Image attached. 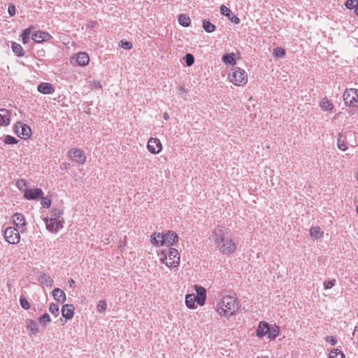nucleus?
Instances as JSON below:
<instances>
[{"instance_id": "obj_1", "label": "nucleus", "mask_w": 358, "mask_h": 358, "mask_svg": "<svg viewBox=\"0 0 358 358\" xmlns=\"http://www.w3.org/2000/svg\"><path fill=\"white\" fill-rule=\"evenodd\" d=\"M212 239L216 250L223 255L229 256L237 250V243L231 230L224 226L218 225L214 228Z\"/></svg>"}, {"instance_id": "obj_2", "label": "nucleus", "mask_w": 358, "mask_h": 358, "mask_svg": "<svg viewBox=\"0 0 358 358\" xmlns=\"http://www.w3.org/2000/svg\"><path fill=\"white\" fill-rule=\"evenodd\" d=\"M215 310L220 317L229 318L238 314L241 303L236 296L224 294L217 299Z\"/></svg>"}, {"instance_id": "obj_3", "label": "nucleus", "mask_w": 358, "mask_h": 358, "mask_svg": "<svg viewBox=\"0 0 358 358\" xmlns=\"http://www.w3.org/2000/svg\"><path fill=\"white\" fill-rule=\"evenodd\" d=\"M178 241V236L173 231H155L150 236V243L154 247L172 248L171 246L176 245Z\"/></svg>"}, {"instance_id": "obj_4", "label": "nucleus", "mask_w": 358, "mask_h": 358, "mask_svg": "<svg viewBox=\"0 0 358 358\" xmlns=\"http://www.w3.org/2000/svg\"><path fill=\"white\" fill-rule=\"evenodd\" d=\"M193 289L196 292V295L194 294H187L185 296V304L189 310H195L198 306H203L207 297V291L205 287L194 285Z\"/></svg>"}, {"instance_id": "obj_5", "label": "nucleus", "mask_w": 358, "mask_h": 358, "mask_svg": "<svg viewBox=\"0 0 358 358\" xmlns=\"http://www.w3.org/2000/svg\"><path fill=\"white\" fill-rule=\"evenodd\" d=\"M157 255L160 263L171 270L177 268L180 265V255L178 250L174 248L161 250Z\"/></svg>"}, {"instance_id": "obj_6", "label": "nucleus", "mask_w": 358, "mask_h": 358, "mask_svg": "<svg viewBox=\"0 0 358 358\" xmlns=\"http://www.w3.org/2000/svg\"><path fill=\"white\" fill-rule=\"evenodd\" d=\"M63 212L60 209L52 210L50 217H45L44 221L48 231L57 233L64 227V220L62 217Z\"/></svg>"}, {"instance_id": "obj_7", "label": "nucleus", "mask_w": 358, "mask_h": 358, "mask_svg": "<svg viewBox=\"0 0 358 358\" xmlns=\"http://www.w3.org/2000/svg\"><path fill=\"white\" fill-rule=\"evenodd\" d=\"M227 78L231 83L236 87H243L248 82L247 72L238 66H234L230 69Z\"/></svg>"}, {"instance_id": "obj_8", "label": "nucleus", "mask_w": 358, "mask_h": 358, "mask_svg": "<svg viewBox=\"0 0 358 358\" xmlns=\"http://www.w3.org/2000/svg\"><path fill=\"white\" fill-rule=\"evenodd\" d=\"M343 102L350 108H358V89L347 88L343 94Z\"/></svg>"}, {"instance_id": "obj_9", "label": "nucleus", "mask_w": 358, "mask_h": 358, "mask_svg": "<svg viewBox=\"0 0 358 358\" xmlns=\"http://www.w3.org/2000/svg\"><path fill=\"white\" fill-rule=\"evenodd\" d=\"M68 156L72 162L83 165L86 162V155L81 148H72L68 151Z\"/></svg>"}, {"instance_id": "obj_10", "label": "nucleus", "mask_w": 358, "mask_h": 358, "mask_svg": "<svg viewBox=\"0 0 358 358\" xmlns=\"http://www.w3.org/2000/svg\"><path fill=\"white\" fill-rule=\"evenodd\" d=\"M15 133L22 139H28L31 136V129L26 124L17 122L13 127Z\"/></svg>"}, {"instance_id": "obj_11", "label": "nucleus", "mask_w": 358, "mask_h": 358, "mask_svg": "<svg viewBox=\"0 0 358 358\" xmlns=\"http://www.w3.org/2000/svg\"><path fill=\"white\" fill-rule=\"evenodd\" d=\"M4 238L10 244H17L20 241L19 231L13 227H7L4 231Z\"/></svg>"}, {"instance_id": "obj_12", "label": "nucleus", "mask_w": 358, "mask_h": 358, "mask_svg": "<svg viewBox=\"0 0 358 358\" xmlns=\"http://www.w3.org/2000/svg\"><path fill=\"white\" fill-rule=\"evenodd\" d=\"M147 148L150 153L157 155L162 150L163 146L159 138L152 137L148 141Z\"/></svg>"}, {"instance_id": "obj_13", "label": "nucleus", "mask_w": 358, "mask_h": 358, "mask_svg": "<svg viewBox=\"0 0 358 358\" xmlns=\"http://www.w3.org/2000/svg\"><path fill=\"white\" fill-rule=\"evenodd\" d=\"M71 62L74 64H76L81 66H87L90 62V57L87 53L84 52H78L74 55L72 57Z\"/></svg>"}, {"instance_id": "obj_14", "label": "nucleus", "mask_w": 358, "mask_h": 358, "mask_svg": "<svg viewBox=\"0 0 358 358\" xmlns=\"http://www.w3.org/2000/svg\"><path fill=\"white\" fill-rule=\"evenodd\" d=\"M12 112L7 108H0V127H7L10 124Z\"/></svg>"}, {"instance_id": "obj_15", "label": "nucleus", "mask_w": 358, "mask_h": 358, "mask_svg": "<svg viewBox=\"0 0 358 358\" xmlns=\"http://www.w3.org/2000/svg\"><path fill=\"white\" fill-rule=\"evenodd\" d=\"M43 196V192L41 189L36 188V189H28L25 190L24 193V197L28 200L37 199L38 198H42Z\"/></svg>"}, {"instance_id": "obj_16", "label": "nucleus", "mask_w": 358, "mask_h": 358, "mask_svg": "<svg viewBox=\"0 0 358 358\" xmlns=\"http://www.w3.org/2000/svg\"><path fill=\"white\" fill-rule=\"evenodd\" d=\"M220 13L222 15L227 16L229 20L232 23L236 24L240 23V19L236 15L233 14L231 10L224 5L220 6Z\"/></svg>"}, {"instance_id": "obj_17", "label": "nucleus", "mask_w": 358, "mask_h": 358, "mask_svg": "<svg viewBox=\"0 0 358 358\" xmlns=\"http://www.w3.org/2000/svg\"><path fill=\"white\" fill-rule=\"evenodd\" d=\"M51 38L52 36L49 33L43 31H36L32 34V40H34L36 43L48 41Z\"/></svg>"}, {"instance_id": "obj_18", "label": "nucleus", "mask_w": 358, "mask_h": 358, "mask_svg": "<svg viewBox=\"0 0 358 358\" xmlns=\"http://www.w3.org/2000/svg\"><path fill=\"white\" fill-rule=\"evenodd\" d=\"M270 326L266 322L262 321L259 323L256 331V335L258 338H263L265 336L268 337Z\"/></svg>"}, {"instance_id": "obj_19", "label": "nucleus", "mask_w": 358, "mask_h": 358, "mask_svg": "<svg viewBox=\"0 0 358 358\" xmlns=\"http://www.w3.org/2000/svg\"><path fill=\"white\" fill-rule=\"evenodd\" d=\"M61 311L64 317L70 320L74 315L75 307L73 304H65L62 306Z\"/></svg>"}, {"instance_id": "obj_20", "label": "nucleus", "mask_w": 358, "mask_h": 358, "mask_svg": "<svg viewBox=\"0 0 358 358\" xmlns=\"http://www.w3.org/2000/svg\"><path fill=\"white\" fill-rule=\"evenodd\" d=\"M37 90L43 94H51L55 92L54 86L49 83H41L38 85Z\"/></svg>"}, {"instance_id": "obj_21", "label": "nucleus", "mask_w": 358, "mask_h": 358, "mask_svg": "<svg viewBox=\"0 0 358 358\" xmlns=\"http://www.w3.org/2000/svg\"><path fill=\"white\" fill-rule=\"evenodd\" d=\"M13 224L18 228L26 226V220L24 216L19 213H16L13 215Z\"/></svg>"}, {"instance_id": "obj_22", "label": "nucleus", "mask_w": 358, "mask_h": 358, "mask_svg": "<svg viewBox=\"0 0 358 358\" xmlns=\"http://www.w3.org/2000/svg\"><path fill=\"white\" fill-rule=\"evenodd\" d=\"M27 329L29 331L31 334L35 335L39 332L38 324L36 321L31 319L26 320Z\"/></svg>"}, {"instance_id": "obj_23", "label": "nucleus", "mask_w": 358, "mask_h": 358, "mask_svg": "<svg viewBox=\"0 0 358 358\" xmlns=\"http://www.w3.org/2000/svg\"><path fill=\"white\" fill-rule=\"evenodd\" d=\"M320 107L322 110L332 112L334 106L333 103L327 97L323 98L320 102Z\"/></svg>"}, {"instance_id": "obj_24", "label": "nucleus", "mask_w": 358, "mask_h": 358, "mask_svg": "<svg viewBox=\"0 0 358 358\" xmlns=\"http://www.w3.org/2000/svg\"><path fill=\"white\" fill-rule=\"evenodd\" d=\"M222 60L226 65H231L234 66L236 64V55L234 52L224 55Z\"/></svg>"}, {"instance_id": "obj_25", "label": "nucleus", "mask_w": 358, "mask_h": 358, "mask_svg": "<svg viewBox=\"0 0 358 358\" xmlns=\"http://www.w3.org/2000/svg\"><path fill=\"white\" fill-rule=\"evenodd\" d=\"M52 296L54 299L59 303H64L66 299V294L59 288L53 289Z\"/></svg>"}, {"instance_id": "obj_26", "label": "nucleus", "mask_w": 358, "mask_h": 358, "mask_svg": "<svg viewBox=\"0 0 358 358\" xmlns=\"http://www.w3.org/2000/svg\"><path fill=\"white\" fill-rule=\"evenodd\" d=\"M337 148L343 152L346 151L348 148L346 139L341 133L338 134Z\"/></svg>"}, {"instance_id": "obj_27", "label": "nucleus", "mask_w": 358, "mask_h": 358, "mask_svg": "<svg viewBox=\"0 0 358 358\" xmlns=\"http://www.w3.org/2000/svg\"><path fill=\"white\" fill-rule=\"evenodd\" d=\"M345 6L349 10H354L355 13L358 16V0H347Z\"/></svg>"}, {"instance_id": "obj_28", "label": "nucleus", "mask_w": 358, "mask_h": 358, "mask_svg": "<svg viewBox=\"0 0 358 358\" xmlns=\"http://www.w3.org/2000/svg\"><path fill=\"white\" fill-rule=\"evenodd\" d=\"M12 50L13 52L17 56V57H22L24 55V51L19 43H17L15 42L12 43L11 45Z\"/></svg>"}, {"instance_id": "obj_29", "label": "nucleus", "mask_w": 358, "mask_h": 358, "mask_svg": "<svg viewBox=\"0 0 358 358\" xmlns=\"http://www.w3.org/2000/svg\"><path fill=\"white\" fill-rule=\"evenodd\" d=\"M323 234L324 232L319 227H314L310 229V235L315 239L322 238L323 236Z\"/></svg>"}, {"instance_id": "obj_30", "label": "nucleus", "mask_w": 358, "mask_h": 358, "mask_svg": "<svg viewBox=\"0 0 358 358\" xmlns=\"http://www.w3.org/2000/svg\"><path fill=\"white\" fill-rule=\"evenodd\" d=\"M178 22L183 27H189L191 24V20L189 16L185 14H180L178 17Z\"/></svg>"}, {"instance_id": "obj_31", "label": "nucleus", "mask_w": 358, "mask_h": 358, "mask_svg": "<svg viewBox=\"0 0 358 358\" xmlns=\"http://www.w3.org/2000/svg\"><path fill=\"white\" fill-rule=\"evenodd\" d=\"M280 334V328L277 325H273L270 327L268 338L270 340H274Z\"/></svg>"}, {"instance_id": "obj_32", "label": "nucleus", "mask_w": 358, "mask_h": 358, "mask_svg": "<svg viewBox=\"0 0 358 358\" xmlns=\"http://www.w3.org/2000/svg\"><path fill=\"white\" fill-rule=\"evenodd\" d=\"M203 28L208 33H212L215 30V26L208 20H203Z\"/></svg>"}, {"instance_id": "obj_33", "label": "nucleus", "mask_w": 358, "mask_h": 358, "mask_svg": "<svg viewBox=\"0 0 358 358\" xmlns=\"http://www.w3.org/2000/svg\"><path fill=\"white\" fill-rule=\"evenodd\" d=\"M329 358H345V356L341 350L333 349L329 352Z\"/></svg>"}, {"instance_id": "obj_34", "label": "nucleus", "mask_w": 358, "mask_h": 358, "mask_svg": "<svg viewBox=\"0 0 358 358\" xmlns=\"http://www.w3.org/2000/svg\"><path fill=\"white\" fill-rule=\"evenodd\" d=\"M31 33V28L25 29L22 34V41L24 44H27L30 39V34Z\"/></svg>"}, {"instance_id": "obj_35", "label": "nucleus", "mask_w": 358, "mask_h": 358, "mask_svg": "<svg viewBox=\"0 0 358 358\" xmlns=\"http://www.w3.org/2000/svg\"><path fill=\"white\" fill-rule=\"evenodd\" d=\"M16 186L17 187V188L21 191L23 193L25 192V190L27 189V181L25 179H18L16 182Z\"/></svg>"}, {"instance_id": "obj_36", "label": "nucleus", "mask_w": 358, "mask_h": 358, "mask_svg": "<svg viewBox=\"0 0 358 358\" xmlns=\"http://www.w3.org/2000/svg\"><path fill=\"white\" fill-rule=\"evenodd\" d=\"M4 143L7 145H14L18 143V140L10 135H6L4 137Z\"/></svg>"}, {"instance_id": "obj_37", "label": "nucleus", "mask_w": 358, "mask_h": 358, "mask_svg": "<svg viewBox=\"0 0 358 358\" xmlns=\"http://www.w3.org/2000/svg\"><path fill=\"white\" fill-rule=\"evenodd\" d=\"M336 280L334 278L329 280H325L323 282L324 289L326 290L331 289L336 285Z\"/></svg>"}, {"instance_id": "obj_38", "label": "nucleus", "mask_w": 358, "mask_h": 358, "mask_svg": "<svg viewBox=\"0 0 358 358\" xmlns=\"http://www.w3.org/2000/svg\"><path fill=\"white\" fill-rule=\"evenodd\" d=\"M107 308L106 302L103 300H101L98 302L96 306V310L98 312L103 313Z\"/></svg>"}, {"instance_id": "obj_39", "label": "nucleus", "mask_w": 358, "mask_h": 358, "mask_svg": "<svg viewBox=\"0 0 358 358\" xmlns=\"http://www.w3.org/2000/svg\"><path fill=\"white\" fill-rule=\"evenodd\" d=\"M49 311L55 315V316H57L59 315V306L58 305L55 304V303H50V306H49Z\"/></svg>"}, {"instance_id": "obj_40", "label": "nucleus", "mask_w": 358, "mask_h": 358, "mask_svg": "<svg viewBox=\"0 0 358 358\" xmlns=\"http://www.w3.org/2000/svg\"><path fill=\"white\" fill-rule=\"evenodd\" d=\"M20 302L21 306L24 309L28 310V309L30 308V304H29V301L27 300V299L24 296H20Z\"/></svg>"}, {"instance_id": "obj_41", "label": "nucleus", "mask_w": 358, "mask_h": 358, "mask_svg": "<svg viewBox=\"0 0 358 358\" xmlns=\"http://www.w3.org/2000/svg\"><path fill=\"white\" fill-rule=\"evenodd\" d=\"M38 321L41 324L45 325V324L50 322L51 320L50 315L48 313H45L38 318Z\"/></svg>"}, {"instance_id": "obj_42", "label": "nucleus", "mask_w": 358, "mask_h": 358, "mask_svg": "<svg viewBox=\"0 0 358 358\" xmlns=\"http://www.w3.org/2000/svg\"><path fill=\"white\" fill-rule=\"evenodd\" d=\"M185 59L187 66H192L194 62V57L190 53H188L185 55Z\"/></svg>"}, {"instance_id": "obj_43", "label": "nucleus", "mask_w": 358, "mask_h": 358, "mask_svg": "<svg viewBox=\"0 0 358 358\" xmlns=\"http://www.w3.org/2000/svg\"><path fill=\"white\" fill-rule=\"evenodd\" d=\"M274 55L277 57H282L285 55V50L282 48H277L274 50Z\"/></svg>"}, {"instance_id": "obj_44", "label": "nucleus", "mask_w": 358, "mask_h": 358, "mask_svg": "<svg viewBox=\"0 0 358 358\" xmlns=\"http://www.w3.org/2000/svg\"><path fill=\"white\" fill-rule=\"evenodd\" d=\"M120 46L124 48V49H126V50H130L132 48V43L129 41H120Z\"/></svg>"}, {"instance_id": "obj_45", "label": "nucleus", "mask_w": 358, "mask_h": 358, "mask_svg": "<svg viewBox=\"0 0 358 358\" xmlns=\"http://www.w3.org/2000/svg\"><path fill=\"white\" fill-rule=\"evenodd\" d=\"M325 341L329 343L331 345H336L337 344V339L332 336H327L325 338Z\"/></svg>"}, {"instance_id": "obj_46", "label": "nucleus", "mask_w": 358, "mask_h": 358, "mask_svg": "<svg viewBox=\"0 0 358 358\" xmlns=\"http://www.w3.org/2000/svg\"><path fill=\"white\" fill-rule=\"evenodd\" d=\"M41 200V205L44 208H49L51 206V200L48 198H43L42 196Z\"/></svg>"}, {"instance_id": "obj_47", "label": "nucleus", "mask_w": 358, "mask_h": 358, "mask_svg": "<svg viewBox=\"0 0 358 358\" xmlns=\"http://www.w3.org/2000/svg\"><path fill=\"white\" fill-rule=\"evenodd\" d=\"M45 282L49 286H52L53 285V280L50 276H45L44 277Z\"/></svg>"}, {"instance_id": "obj_48", "label": "nucleus", "mask_w": 358, "mask_h": 358, "mask_svg": "<svg viewBox=\"0 0 358 358\" xmlns=\"http://www.w3.org/2000/svg\"><path fill=\"white\" fill-rule=\"evenodd\" d=\"M8 13H10V15H12V16L14 15L15 14V6L10 5L8 6Z\"/></svg>"}, {"instance_id": "obj_49", "label": "nucleus", "mask_w": 358, "mask_h": 358, "mask_svg": "<svg viewBox=\"0 0 358 358\" xmlns=\"http://www.w3.org/2000/svg\"><path fill=\"white\" fill-rule=\"evenodd\" d=\"M69 283H70V286H71V287H73L75 286V283H76V282H75V280H74L73 279H71V280H70Z\"/></svg>"}, {"instance_id": "obj_50", "label": "nucleus", "mask_w": 358, "mask_h": 358, "mask_svg": "<svg viewBox=\"0 0 358 358\" xmlns=\"http://www.w3.org/2000/svg\"><path fill=\"white\" fill-rule=\"evenodd\" d=\"M179 91L180 93H185L186 92L184 87H180Z\"/></svg>"}, {"instance_id": "obj_51", "label": "nucleus", "mask_w": 358, "mask_h": 358, "mask_svg": "<svg viewBox=\"0 0 358 358\" xmlns=\"http://www.w3.org/2000/svg\"><path fill=\"white\" fill-rule=\"evenodd\" d=\"M164 118L165 120H168V118H169V115H168V114H167L166 113H165L164 114Z\"/></svg>"}, {"instance_id": "obj_52", "label": "nucleus", "mask_w": 358, "mask_h": 358, "mask_svg": "<svg viewBox=\"0 0 358 358\" xmlns=\"http://www.w3.org/2000/svg\"><path fill=\"white\" fill-rule=\"evenodd\" d=\"M356 212L358 214V206L356 207Z\"/></svg>"}]
</instances>
